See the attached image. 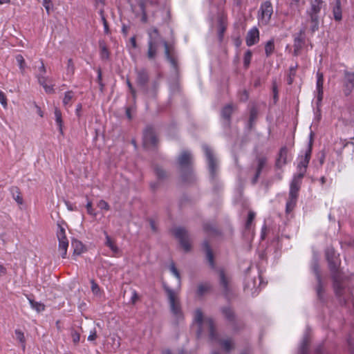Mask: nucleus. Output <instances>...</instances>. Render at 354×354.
Wrapping results in <instances>:
<instances>
[{
	"label": "nucleus",
	"instance_id": "f257e3e1",
	"mask_svg": "<svg viewBox=\"0 0 354 354\" xmlns=\"http://www.w3.org/2000/svg\"><path fill=\"white\" fill-rule=\"evenodd\" d=\"M149 41L148 44L147 57L150 59H154L157 53V44L159 41L163 43L165 53L167 59L173 66L176 65L175 59L172 55V47L165 41L160 39L158 31L156 28H151L149 32Z\"/></svg>",
	"mask_w": 354,
	"mask_h": 354
},
{
	"label": "nucleus",
	"instance_id": "f03ea898",
	"mask_svg": "<svg viewBox=\"0 0 354 354\" xmlns=\"http://www.w3.org/2000/svg\"><path fill=\"white\" fill-rule=\"evenodd\" d=\"M194 321L201 330H207L211 338L214 337L215 331L213 320L206 316L201 309L195 310Z\"/></svg>",
	"mask_w": 354,
	"mask_h": 354
},
{
	"label": "nucleus",
	"instance_id": "7ed1b4c3",
	"mask_svg": "<svg viewBox=\"0 0 354 354\" xmlns=\"http://www.w3.org/2000/svg\"><path fill=\"white\" fill-rule=\"evenodd\" d=\"M170 310L174 317L180 320L183 317V312L178 292L167 289Z\"/></svg>",
	"mask_w": 354,
	"mask_h": 354
},
{
	"label": "nucleus",
	"instance_id": "20e7f679",
	"mask_svg": "<svg viewBox=\"0 0 354 354\" xmlns=\"http://www.w3.org/2000/svg\"><path fill=\"white\" fill-rule=\"evenodd\" d=\"M57 238L58 240V253L62 258L66 257L68 240L66 234L65 227L61 224H57Z\"/></svg>",
	"mask_w": 354,
	"mask_h": 354
},
{
	"label": "nucleus",
	"instance_id": "39448f33",
	"mask_svg": "<svg viewBox=\"0 0 354 354\" xmlns=\"http://www.w3.org/2000/svg\"><path fill=\"white\" fill-rule=\"evenodd\" d=\"M322 5V0H313L311 2L310 9L308 11V14L312 22V29L315 31L318 26L317 14L320 12Z\"/></svg>",
	"mask_w": 354,
	"mask_h": 354
},
{
	"label": "nucleus",
	"instance_id": "423d86ee",
	"mask_svg": "<svg viewBox=\"0 0 354 354\" xmlns=\"http://www.w3.org/2000/svg\"><path fill=\"white\" fill-rule=\"evenodd\" d=\"M261 14L259 18L260 25H267L270 21L271 16L273 13L272 6L270 2L266 1L263 3L260 10Z\"/></svg>",
	"mask_w": 354,
	"mask_h": 354
},
{
	"label": "nucleus",
	"instance_id": "0eeeda50",
	"mask_svg": "<svg viewBox=\"0 0 354 354\" xmlns=\"http://www.w3.org/2000/svg\"><path fill=\"white\" fill-rule=\"evenodd\" d=\"M174 234L179 239L181 247L184 250L188 251L191 248V244L189 241L186 231L183 228H177L174 231Z\"/></svg>",
	"mask_w": 354,
	"mask_h": 354
},
{
	"label": "nucleus",
	"instance_id": "6e6552de",
	"mask_svg": "<svg viewBox=\"0 0 354 354\" xmlns=\"http://www.w3.org/2000/svg\"><path fill=\"white\" fill-rule=\"evenodd\" d=\"M220 285L223 291L227 293L232 288V281L230 276L223 270H221L218 272Z\"/></svg>",
	"mask_w": 354,
	"mask_h": 354
},
{
	"label": "nucleus",
	"instance_id": "1a4fd4ad",
	"mask_svg": "<svg viewBox=\"0 0 354 354\" xmlns=\"http://www.w3.org/2000/svg\"><path fill=\"white\" fill-rule=\"evenodd\" d=\"M303 177L304 171L302 172L299 173L297 176H295L291 183L290 196L292 197V199H297V193L300 188V185Z\"/></svg>",
	"mask_w": 354,
	"mask_h": 354
},
{
	"label": "nucleus",
	"instance_id": "9d476101",
	"mask_svg": "<svg viewBox=\"0 0 354 354\" xmlns=\"http://www.w3.org/2000/svg\"><path fill=\"white\" fill-rule=\"evenodd\" d=\"M156 137L153 129L151 127H147L144 132V145L149 147L153 146L156 143Z\"/></svg>",
	"mask_w": 354,
	"mask_h": 354
},
{
	"label": "nucleus",
	"instance_id": "9b49d317",
	"mask_svg": "<svg viewBox=\"0 0 354 354\" xmlns=\"http://www.w3.org/2000/svg\"><path fill=\"white\" fill-rule=\"evenodd\" d=\"M203 149L208 160L209 171L211 174L213 175L216 171V168L217 165L216 160L214 158L213 153L210 149H209L207 146H204Z\"/></svg>",
	"mask_w": 354,
	"mask_h": 354
},
{
	"label": "nucleus",
	"instance_id": "f8f14e48",
	"mask_svg": "<svg viewBox=\"0 0 354 354\" xmlns=\"http://www.w3.org/2000/svg\"><path fill=\"white\" fill-rule=\"evenodd\" d=\"M259 39V30L254 28L250 30L246 37V43L248 46H252L257 42H258Z\"/></svg>",
	"mask_w": 354,
	"mask_h": 354
},
{
	"label": "nucleus",
	"instance_id": "ddd939ff",
	"mask_svg": "<svg viewBox=\"0 0 354 354\" xmlns=\"http://www.w3.org/2000/svg\"><path fill=\"white\" fill-rule=\"evenodd\" d=\"M288 150L286 147L282 148L280 150L279 157L277 160V167L281 168L287 163Z\"/></svg>",
	"mask_w": 354,
	"mask_h": 354
},
{
	"label": "nucleus",
	"instance_id": "4468645a",
	"mask_svg": "<svg viewBox=\"0 0 354 354\" xmlns=\"http://www.w3.org/2000/svg\"><path fill=\"white\" fill-rule=\"evenodd\" d=\"M323 83L324 77L322 73H317V101L320 102L323 98Z\"/></svg>",
	"mask_w": 354,
	"mask_h": 354
},
{
	"label": "nucleus",
	"instance_id": "2eb2a0df",
	"mask_svg": "<svg viewBox=\"0 0 354 354\" xmlns=\"http://www.w3.org/2000/svg\"><path fill=\"white\" fill-rule=\"evenodd\" d=\"M310 153H311V147L310 146L308 151L306 153L305 157L300 161V162L298 165L299 173L302 172L304 171V174H305L306 167H307L308 164L310 160Z\"/></svg>",
	"mask_w": 354,
	"mask_h": 354
},
{
	"label": "nucleus",
	"instance_id": "dca6fc26",
	"mask_svg": "<svg viewBox=\"0 0 354 354\" xmlns=\"http://www.w3.org/2000/svg\"><path fill=\"white\" fill-rule=\"evenodd\" d=\"M346 82L345 84V93L348 95L354 88V73H346Z\"/></svg>",
	"mask_w": 354,
	"mask_h": 354
},
{
	"label": "nucleus",
	"instance_id": "f3484780",
	"mask_svg": "<svg viewBox=\"0 0 354 354\" xmlns=\"http://www.w3.org/2000/svg\"><path fill=\"white\" fill-rule=\"evenodd\" d=\"M192 162V156L187 151H183L178 157V163L181 167H186Z\"/></svg>",
	"mask_w": 354,
	"mask_h": 354
},
{
	"label": "nucleus",
	"instance_id": "a211bd4d",
	"mask_svg": "<svg viewBox=\"0 0 354 354\" xmlns=\"http://www.w3.org/2000/svg\"><path fill=\"white\" fill-rule=\"evenodd\" d=\"M106 235L105 245L109 247L113 252L114 255L118 254L120 252V250L115 244V241L109 236L107 234Z\"/></svg>",
	"mask_w": 354,
	"mask_h": 354
},
{
	"label": "nucleus",
	"instance_id": "6ab92c4d",
	"mask_svg": "<svg viewBox=\"0 0 354 354\" xmlns=\"http://www.w3.org/2000/svg\"><path fill=\"white\" fill-rule=\"evenodd\" d=\"M72 246L74 249L73 254H81L85 251L84 245L82 242L75 240L72 242Z\"/></svg>",
	"mask_w": 354,
	"mask_h": 354
},
{
	"label": "nucleus",
	"instance_id": "aec40b11",
	"mask_svg": "<svg viewBox=\"0 0 354 354\" xmlns=\"http://www.w3.org/2000/svg\"><path fill=\"white\" fill-rule=\"evenodd\" d=\"M333 13L336 21H340L342 19V9L339 0H336L335 6L333 8Z\"/></svg>",
	"mask_w": 354,
	"mask_h": 354
},
{
	"label": "nucleus",
	"instance_id": "412c9836",
	"mask_svg": "<svg viewBox=\"0 0 354 354\" xmlns=\"http://www.w3.org/2000/svg\"><path fill=\"white\" fill-rule=\"evenodd\" d=\"M73 100L74 93L72 91H68L65 93L64 97L63 99V104L64 106H70Z\"/></svg>",
	"mask_w": 354,
	"mask_h": 354
},
{
	"label": "nucleus",
	"instance_id": "4be33fe9",
	"mask_svg": "<svg viewBox=\"0 0 354 354\" xmlns=\"http://www.w3.org/2000/svg\"><path fill=\"white\" fill-rule=\"evenodd\" d=\"M221 344L226 351H230L234 348L233 341L231 339H223L221 340Z\"/></svg>",
	"mask_w": 354,
	"mask_h": 354
},
{
	"label": "nucleus",
	"instance_id": "5701e85b",
	"mask_svg": "<svg viewBox=\"0 0 354 354\" xmlns=\"http://www.w3.org/2000/svg\"><path fill=\"white\" fill-rule=\"evenodd\" d=\"M55 116L56 122L59 127V131H60V132H62L63 122H62V113H61L60 110H59L57 108L55 110Z\"/></svg>",
	"mask_w": 354,
	"mask_h": 354
},
{
	"label": "nucleus",
	"instance_id": "b1692460",
	"mask_svg": "<svg viewBox=\"0 0 354 354\" xmlns=\"http://www.w3.org/2000/svg\"><path fill=\"white\" fill-rule=\"evenodd\" d=\"M17 62L19 66L21 73L24 74L25 73V68H26V62L22 55H18L16 57Z\"/></svg>",
	"mask_w": 354,
	"mask_h": 354
},
{
	"label": "nucleus",
	"instance_id": "393cba45",
	"mask_svg": "<svg viewBox=\"0 0 354 354\" xmlns=\"http://www.w3.org/2000/svg\"><path fill=\"white\" fill-rule=\"evenodd\" d=\"M15 336L16 339L21 344V347L23 350L25 349V337L24 333H22L19 330H15Z\"/></svg>",
	"mask_w": 354,
	"mask_h": 354
},
{
	"label": "nucleus",
	"instance_id": "a878e982",
	"mask_svg": "<svg viewBox=\"0 0 354 354\" xmlns=\"http://www.w3.org/2000/svg\"><path fill=\"white\" fill-rule=\"evenodd\" d=\"M29 301H30V304L31 306L34 309H35L38 313H40V312L44 310L45 306L43 304L36 302L31 299H30Z\"/></svg>",
	"mask_w": 354,
	"mask_h": 354
},
{
	"label": "nucleus",
	"instance_id": "bb28decb",
	"mask_svg": "<svg viewBox=\"0 0 354 354\" xmlns=\"http://www.w3.org/2000/svg\"><path fill=\"white\" fill-rule=\"evenodd\" d=\"M209 286L207 284H200L197 288V295L202 296L209 290Z\"/></svg>",
	"mask_w": 354,
	"mask_h": 354
},
{
	"label": "nucleus",
	"instance_id": "cd10ccee",
	"mask_svg": "<svg viewBox=\"0 0 354 354\" xmlns=\"http://www.w3.org/2000/svg\"><path fill=\"white\" fill-rule=\"evenodd\" d=\"M232 111H233V107L232 105H227V106H225L222 111V116L226 119L229 118Z\"/></svg>",
	"mask_w": 354,
	"mask_h": 354
},
{
	"label": "nucleus",
	"instance_id": "c85d7f7f",
	"mask_svg": "<svg viewBox=\"0 0 354 354\" xmlns=\"http://www.w3.org/2000/svg\"><path fill=\"white\" fill-rule=\"evenodd\" d=\"M204 249L205 250L207 258L209 262L212 265L213 264V255H212V251H211L209 245H207V243L206 242L204 243Z\"/></svg>",
	"mask_w": 354,
	"mask_h": 354
},
{
	"label": "nucleus",
	"instance_id": "c756f323",
	"mask_svg": "<svg viewBox=\"0 0 354 354\" xmlns=\"http://www.w3.org/2000/svg\"><path fill=\"white\" fill-rule=\"evenodd\" d=\"M97 206L102 210L109 211L110 209L109 204L104 200L99 201Z\"/></svg>",
	"mask_w": 354,
	"mask_h": 354
},
{
	"label": "nucleus",
	"instance_id": "7c9ffc66",
	"mask_svg": "<svg viewBox=\"0 0 354 354\" xmlns=\"http://www.w3.org/2000/svg\"><path fill=\"white\" fill-rule=\"evenodd\" d=\"M42 4L44 6L47 13L50 14L53 8V3L51 0H43Z\"/></svg>",
	"mask_w": 354,
	"mask_h": 354
},
{
	"label": "nucleus",
	"instance_id": "2f4dec72",
	"mask_svg": "<svg viewBox=\"0 0 354 354\" xmlns=\"http://www.w3.org/2000/svg\"><path fill=\"white\" fill-rule=\"evenodd\" d=\"M274 44L272 41H269L266 46H265V50L267 54V55H270L274 50Z\"/></svg>",
	"mask_w": 354,
	"mask_h": 354
},
{
	"label": "nucleus",
	"instance_id": "473e14b6",
	"mask_svg": "<svg viewBox=\"0 0 354 354\" xmlns=\"http://www.w3.org/2000/svg\"><path fill=\"white\" fill-rule=\"evenodd\" d=\"M67 73L68 74L72 75L75 71V66L71 59H69L67 62Z\"/></svg>",
	"mask_w": 354,
	"mask_h": 354
},
{
	"label": "nucleus",
	"instance_id": "72a5a7b5",
	"mask_svg": "<svg viewBox=\"0 0 354 354\" xmlns=\"http://www.w3.org/2000/svg\"><path fill=\"white\" fill-rule=\"evenodd\" d=\"M86 209L88 214L93 216V217L96 216V212H95L94 209L93 208V205L91 201H88V203L86 205Z\"/></svg>",
	"mask_w": 354,
	"mask_h": 354
},
{
	"label": "nucleus",
	"instance_id": "f704fd0d",
	"mask_svg": "<svg viewBox=\"0 0 354 354\" xmlns=\"http://www.w3.org/2000/svg\"><path fill=\"white\" fill-rule=\"evenodd\" d=\"M71 337L74 344H77L80 339V335L78 332L73 330L71 331Z\"/></svg>",
	"mask_w": 354,
	"mask_h": 354
},
{
	"label": "nucleus",
	"instance_id": "c9c22d12",
	"mask_svg": "<svg viewBox=\"0 0 354 354\" xmlns=\"http://www.w3.org/2000/svg\"><path fill=\"white\" fill-rule=\"evenodd\" d=\"M252 57V53L251 51L248 50L245 53V57H244V64L246 67H248L250 63Z\"/></svg>",
	"mask_w": 354,
	"mask_h": 354
},
{
	"label": "nucleus",
	"instance_id": "e433bc0d",
	"mask_svg": "<svg viewBox=\"0 0 354 354\" xmlns=\"http://www.w3.org/2000/svg\"><path fill=\"white\" fill-rule=\"evenodd\" d=\"M169 270L171 273L180 281V273L174 263L170 265Z\"/></svg>",
	"mask_w": 354,
	"mask_h": 354
},
{
	"label": "nucleus",
	"instance_id": "4c0bfd02",
	"mask_svg": "<svg viewBox=\"0 0 354 354\" xmlns=\"http://www.w3.org/2000/svg\"><path fill=\"white\" fill-rule=\"evenodd\" d=\"M0 102L2 104V106H3V108H5V109L7 108V106H8L7 97H6V95L1 91H0Z\"/></svg>",
	"mask_w": 354,
	"mask_h": 354
},
{
	"label": "nucleus",
	"instance_id": "58836bf2",
	"mask_svg": "<svg viewBox=\"0 0 354 354\" xmlns=\"http://www.w3.org/2000/svg\"><path fill=\"white\" fill-rule=\"evenodd\" d=\"M295 202H296V199H292V197L290 196V200L288 201V203H287V212H290L291 211L295 205Z\"/></svg>",
	"mask_w": 354,
	"mask_h": 354
},
{
	"label": "nucleus",
	"instance_id": "ea45409f",
	"mask_svg": "<svg viewBox=\"0 0 354 354\" xmlns=\"http://www.w3.org/2000/svg\"><path fill=\"white\" fill-rule=\"evenodd\" d=\"M254 217H255L254 212H250L249 215H248V220H247V222H246V227L247 228L250 227V225L252 223V222L253 221Z\"/></svg>",
	"mask_w": 354,
	"mask_h": 354
},
{
	"label": "nucleus",
	"instance_id": "a19ab883",
	"mask_svg": "<svg viewBox=\"0 0 354 354\" xmlns=\"http://www.w3.org/2000/svg\"><path fill=\"white\" fill-rule=\"evenodd\" d=\"M302 42L300 40H296L295 44V49H294V55H299V49L301 47Z\"/></svg>",
	"mask_w": 354,
	"mask_h": 354
},
{
	"label": "nucleus",
	"instance_id": "79ce46f5",
	"mask_svg": "<svg viewBox=\"0 0 354 354\" xmlns=\"http://www.w3.org/2000/svg\"><path fill=\"white\" fill-rule=\"evenodd\" d=\"M138 300H139L138 295L136 293V291L133 290L131 301H129V303L131 304H135Z\"/></svg>",
	"mask_w": 354,
	"mask_h": 354
},
{
	"label": "nucleus",
	"instance_id": "37998d69",
	"mask_svg": "<svg viewBox=\"0 0 354 354\" xmlns=\"http://www.w3.org/2000/svg\"><path fill=\"white\" fill-rule=\"evenodd\" d=\"M37 78L39 84L41 86L44 85L46 82H48V78L42 74H39Z\"/></svg>",
	"mask_w": 354,
	"mask_h": 354
},
{
	"label": "nucleus",
	"instance_id": "c03bdc74",
	"mask_svg": "<svg viewBox=\"0 0 354 354\" xmlns=\"http://www.w3.org/2000/svg\"><path fill=\"white\" fill-rule=\"evenodd\" d=\"M156 173L159 178H162L166 176L165 171L162 168L160 167H157L156 169Z\"/></svg>",
	"mask_w": 354,
	"mask_h": 354
},
{
	"label": "nucleus",
	"instance_id": "a18cd8bd",
	"mask_svg": "<svg viewBox=\"0 0 354 354\" xmlns=\"http://www.w3.org/2000/svg\"><path fill=\"white\" fill-rule=\"evenodd\" d=\"M101 55L103 58H107L109 57V52L105 46H100Z\"/></svg>",
	"mask_w": 354,
	"mask_h": 354
},
{
	"label": "nucleus",
	"instance_id": "49530a36",
	"mask_svg": "<svg viewBox=\"0 0 354 354\" xmlns=\"http://www.w3.org/2000/svg\"><path fill=\"white\" fill-rule=\"evenodd\" d=\"M16 192H17V195L16 196L15 194L13 195L14 199L17 202V203L22 204V203H23L22 197L21 196V194H20L19 192H18L17 189H16Z\"/></svg>",
	"mask_w": 354,
	"mask_h": 354
},
{
	"label": "nucleus",
	"instance_id": "de8ad7c7",
	"mask_svg": "<svg viewBox=\"0 0 354 354\" xmlns=\"http://www.w3.org/2000/svg\"><path fill=\"white\" fill-rule=\"evenodd\" d=\"M263 160H260L259 163V167H258L257 172L255 178L253 180V183H255L257 181V177H258V176H259V173L261 171V168L263 167Z\"/></svg>",
	"mask_w": 354,
	"mask_h": 354
},
{
	"label": "nucleus",
	"instance_id": "09e8293b",
	"mask_svg": "<svg viewBox=\"0 0 354 354\" xmlns=\"http://www.w3.org/2000/svg\"><path fill=\"white\" fill-rule=\"evenodd\" d=\"M96 337H97L96 331H95V330H94L93 331L91 332V334L88 337V340L93 342L96 339Z\"/></svg>",
	"mask_w": 354,
	"mask_h": 354
},
{
	"label": "nucleus",
	"instance_id": "8fccbe9b",
	"mask_svg": "<svg viewBox=\"0 0 354 354\" xmlns=\"http://www.w3.org/2000/svg\"><path fill=\"white\" fill-rule=\"evenodd\" d=\"M223 313H224V314L225 315V316H226L227 318H229V319L232 318V316H233V312H232V310L231 309H230V308L225 309V310H223Z\"/></svg>",
	"mask_w": 354,
	"mask_h": 354
},
{
	"label": "nucleus",
	"instance_id": "3c124183",
	"mask_svg": "<svg viewBox=\"0 0 354 354\" xmlns=\"http://www.w3.org/2000/svg\"><path fill=\"white\" fill-rule=\"evenodd\" d=\"M48 82H46L44 85H43L42 86L44 87V88L45 89L46 92V93H53V86H50L47 84Z\"/></svg>",
	"mask_w": 354,
	"mask_h": 354
},
{
	"label": "nucleus",
	"instance_id": "603ef678",
	"mask_svg": "<svg viewBox=\"0 0 354 354\" xmlns=\"http://www.w3.org/2000/svg\"><path fill=\"white\" fill-rule=\"evenodd\" d=\"M299 1L300 0H292L290 4L291 8H293L294 10L298 9Z\"/></svg>",
	"mask_w": 354,
	"mask_h": 354
},
{
	"label": "nucleus",
	"instance_id": "864d4df0",
	"mask_svg": "<svg viewBox=\"0 0 354 354\" xmlns=\"http://www.w3.org/2000/svg\"><path fill=\"white\" fill-rule=\"evenodd\" d=\"M39 72H40L39 74H42L43 75H44V74L46 73V68H45V66H44V63L42 62H41V66L39 68Z\"/></svg>",
	"mask_w": 354,
	"mask_h": 354
},
{
	"label": "nucleus",
	"instance_id": "5fc2aeb1",
	"mask_svg": "<svg viewBox=\"0 0 354 354\" xmlns=\"http://www.w3.org/2000/svg\"><path fill=\"white\" fill-rule=\"evenodd\" d=\"M147 80V77L145 75H140V78H139V82L141 83V84H144Z\"/></svg>",
	"mask_w": 354,
	"mask_h": 354
},
{
	"label": "nucleus",
	"instance_id": "6e6d98bb",
	"mask_svg": "<svg viewBox=\"0 0 354 354\" xmlns=\"http://www.w3.org/2000/svg\"><path fill=\"white\" fill-rule=\"evenodd\" d=\"M98 290H99V288H98L97 285L95 283H93L92 290L96 293Z\"/></svg>",
	"mask_w": 354,
	"mask_h": 354
},
{
	"label": "nucleus",
	"instance_id": "4d7b16f0",
	"mask_svg": "<svg viewBox=\"0 0 354 354\" xmlns=\"http://www.w3.org/2000/svg\"><path fill=\"white\" fill-rule=\"evenodd\" d=\"M127 84H128L129 88V89H130L133 96L134 97L135 96V91H134V89L133 88L131 83L129 81L127 82Z\"/></svg>",
	"mask_w": 354,
	"mask_h": 354
},
{
	"label": "nucleus",
	"instance_id": "13d9d810",
	"mask_svg": "<svg viewBox=\"0 0 354 354\" xmlns=\"http://www.w3.org/2000/svg\"><path fill=\"white\" fill-rule=\"evenodd\" d=\"M82 104H79L77 106V109H76V113L77 115H80V111L82 110Z\"/></svg>",
	"mask_w": 354,
	"mask_h": 354
},
{
	"label": "nucleus",
	"instance_id": "bf43d9fd",
	"mask_svg": "<svg viewBox=\"0 0 354 354\" xmlns=\"http://www.w3.org/2000/svg\"><path fill=\"white\" fill-rule=\"evenodd\" d=\"M6 270V268L3 266L0 265V275L5 274Z\"/></svg>",
	"mask_w": 354,
	"mask_h": 354
},
{
	"label": "nucleus",
	"instance_id": "052dcab7",
	"mask_svg": "<svg viewBox=\"0 0 354 354\" xmlns=\"http://www.w3.org/2000/svg\"><path fill=\"white\" fill-rule=\"evenodd\" d=\"M131 44H132L133 48L136 47V41L135 37H131Z\"/></svg>",
	"mask_w": 354,
	"mask_h": 354
},
{
	"label": "nucleus",
	"instance_id": "680f3d73",
	"mask_svg": "<svg viewBox=\"0 0 354 354\" xmlns=\"http://www.w3.org/2000/svg\"><path fill=\"white\" fill-rule=\"evenodd\" d=\"M102 20H103V23H104L105 29L107 30V22H106V19H104V17H102Z\"/></svg>",
	"mask_w": 354,
	"mask_h": 354
},
{
	"label": "nucleus",
	"instance_id": "e2e57ef3",
	"mask_svg": "<svg viewBox=\"0 0 354 354\" xmlns=\"http://www.w3.org/2000/svg\"><path fill=\"white\" fill-rule=\"evenodd\" d=\"M320 181H321V183L322 185H324L325 183H326V178L325 177H322L321 179H320Z\"/></svg>",
	"mask_w": 354,
	"mask_h": 354
},
{
	"label": "nucleus",
	"instance_id": "0e129e2a",
	"mask_svg": "<svg viewBox=\"0 0 354 354\" xmlns=\"http://www.w3.org/2000/svg\"><path fill=\"white\" fill-rule=\"evenodd\" d=\"M10 2V0H0V4L7 3Z\"/></svg>",
	"mask_w": 354,
	"mask_h": 354
},
{
	"label": "nucleus",
	"instance_id": "69168bd1",
	"mask_svg": "<svg viewBox=\"0 0 354 354\" xmlns=\"http://www.w3.org/2000/svg\"><path fill=\"white\" fill-rule=\"evenodd\" d=\"M66 205L68 207V209L69 210H73V208L72 207V206L71 205H68L67 203H66Z\"/></svg>",
	"mask_w": 354,
	"mask_h": 354
},
{
	"label": "nucleus",
	"instance_id": "338daca9",
	"mask_svg": "<svg viewBox=\"0 0 354 354\" xmlns=\"http://www.w3.org/2000/svg\"><path fill=\"white\" fill-rule=\"evenodd\" d=\"M288 84H292V78L290 76V77H289V78H288Z\"/></svg>",
	"mask_w": 354,
	"mask_h": 354
},
{
	"label": "nucleus",
	"instance_id": "774afa93",
	"mask_svg": "<svg viewBox=\"0 0 354 354\" xmlns=\"http://www.w3.org/2000/svg\"><path fill=\"white\" fill-rule=\"evenodd\" d=\"M127 115L129 118H131V115H130V113H129V109L127 110Z\"/></svg>",
	"mask_w": 354,
	"mask_h": 354
}]
</instances>
